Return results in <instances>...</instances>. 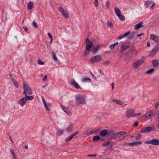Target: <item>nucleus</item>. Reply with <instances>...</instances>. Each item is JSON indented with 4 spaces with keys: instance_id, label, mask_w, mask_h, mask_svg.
Here are the masks:
<instances>
[{
    "instance_id": "nucleus-1",
    "label": "nucleus",
    "mask_w": 159,
    "mask_h": 159,
    "mask_svg": "<svg viewBox=\"0 0 159 159\" xmlns=\"http://www.w3.org/2000/svg\"><path fill=\"white\" fill-rule=\"evenodd\" d=\"M86 49L83 52V54L84 56H86L88 55L89 53V51H91V48L93 46V43L90 40L87 38L86 39Z\"/></svg>"
},
{
    "instance_id": "nucleus-2",
    "label": "nucleus",
    "mask_w": 159,
    "mask_h": 159,
    "mask_svg": "<svg viewBox=\"0 0 159 159\" xmlns=\"http://www.w3.org/2000/svg\"><path fill=\"white\" fill-rule=\"evenodd\" d=\"M127 136V133L125 132L120 131L118 133H116L113 136V139L120 141L123 140L124 138Z\"/></svg>"
},
{
    "instance_id": "nucleus-3",
    "label": "nucleus",
    "mask_w": 159,
    "mask_h": 159,
    "mask_svg": "<svg viewBox=\"0 0 159 159\" xmlns=\"http://www.w3.org/2000/svg\"><path fill=\"white\" fill-rule=\"evenodd\" d=\"M23 89L24 91L23 93V94L25 95H30L33 93L32 89L29 87L26 82H24L23 85Z\"/></svg>"
},
{
    "instance_id": "nucleus-4",
    "label": "nucleus",
    "mask_w": 159,
    "mask_h": 159,
    "mask_svg": "<svg viewBox=\"0 0 159 159\" xmlns=\"http://www.w3.org/2000/svg\"><path fill=\"white\" fill-rule=\"evenodd\" d=\"M76 102L78 104L83 105L85 103L86 100L81 94H78L75 96Z\"/></svg>"
},
{
    "instance_id": "nucleus-5",
    "label": "nucleus",
    "mask_w": 159,
    "mask_h": 159,
    "mask_svg": "<svg viewBox=\"0 0 159 159\" xmlns=\"http://www.w3.org/2000/svg\"><path fill=\"white\" fill-rule=\"evenodd\" d=\"M145 144H151L154 146H157L159 145V139L153 138L151 139L146 141L145 142Z\"/></svg>"
},
{
    "instance_id": "nucleus-6",
    "label": "nucleus",
    "mask_w": 159,
    "mask_h": 159,
    "mask_svg": "<svg viewBox=\"0 0 159 159\" xmlns=\"http://www.w3.org/2000/svg\"><path fill=\"white\" fill-rule=\"evenodd\" d=\"M102 59V57L100 55H97L92 57L91 58L90 62L92 63H98Z\"/></svg>"
},
{
    "instance_id": "nucleus-7",
    "label": "nucleus",
    "mask_w": 159,
    "mask_h": 159,
    "mask_svg": "<svg viewBox=\"0 0 159 159\" xmlns=\"http://www.w3.org/2000/svg\"><path fill=\"white\" fill-rule=\"evenodd\" d=\"M154 128H152L151 127H147L145 128H143L141 129V132L143 133H147L151 131H155Z\"/></svg>"
},
{
    "instance_id": "nucleus-8",
    "label": "nucleus",
    "mask_w": 159,
    "mask_h": 159,
    "mask_svg": "<svg viewBox=\"0 0 159 159\" xmlns=\"http://www.w3.org/2000/svg\"><path fill=\"white\" fill-rule=\"evenodd\" d=\"M70 84L73 86L76 89H81V88L79 84L76 82L73 79H70Z\"/></svg>"
},
{
    "instance_id": "nucleus-9",
    "label": "nucleus",
    "mask_w": 159,
    "mask_h": 159,
    "mask_svg": "<svg viewBox=\"0 0 159 159\" xmlns=\"http://www.w3.org/2000/svg\"><path fill=\"white\" fill-rule=\"evenodd\" d=\"M153 115V112L151 111H148L142 117H144L149 120L151 119Z\"/></svg>"
},
{
    "instance_id": "nucleus-10",
    "label": "nucleus",
    "mask_w": 159,
    "mask_h": 159,
    "mask_svg": "<svg viewBox=\"0 0 159 159\" xmlns=\"http://www.w3.org/2000/svg\"><path fill=\"white\" fill-rule=\"evenodd\" d=\"M58 10L60 12L63 16L66 18H68L69 17V15L66 12V11L64 8L61 7H59Z\"/></svg>"
},
{
    "instance_id": "nucleus-11",
    "label": "nucleus",
    "mask_w": 159,
    "mask_h": 159,
    "mask_svg": "<svg viewBox=\"0 0 159 159\" xmlns=\"http://www.w3.org/2000/svg\"><path fill=\"white\" fill-rule=\"evenodd\" d=\"M126 117L127 118L134 116V109H131L128 110L126 112Z\"/></svg>"
},
{
    "instance_id": "nucleus-12",
    "label": "nucleus",
    "mask_w": 159,
    "mask_h": 159,
    "mask_svg": "<svg viewBox=\"0 0 159 159\" xmlns=\"http://www.w3.org/2000/svg\"><path fill=\"white\" fill-rule=\"evenodd\" d=\"M144 62V60H141L137 61L136 62L134 63L133 66V68L137 69L138 66L142 65Z\"/></svg>"
},
{
    "instance_id": "nucleus-13",
    "label": "nucleus",
    "mask_w": 159,
    "mask_h": 159,
    "mask_svg": "<svg viewBox=\"0 0 159 159\" xmlns=\"http://www.w3.org/2000/svg\"><path fill=\"white\" fill-rule=\"evenodd\" d=\"M113 143L111 142V141L105 142L104 143L103 145L105 146L108 149L111 148L113 145Z\"/></svg>"
},
{
    "instance_id": "nucleus-14",
    "label": "nucleus",
    "mask_w": 159,
    "mask_h": 159,
    "mask_svg": "<svg viewBox=\"0 0 159 159\" xmlns=\"http://www.w3.org/2000/svg\"><path fill=\"white\" fill-rule=\"evenodd\" d=\"M145 4L146 5V7L152 8L154 6L155 3L152 1H148L146 2Z\"/></svg>"
},
{
    "instance_id": "nucleus-15",
    "label": "nucleus",
    "mask_w": 159,
    "mask_h": 159,
    "mask_svg": "<svg viewBox=\"0 0 159 159\" xmlns=\"http://www.w3.org/2000/svg\"><path fill=\"white\" fill-rule=\"evenodd\" d=\"M150 38L157 43H159V36H158L152 34L150 35Z\"/></svg>"
},
{
    "instance_id": "nucleus-16",
    "label": "nucleus",
    "mask_w": 159,
    "mask_h": 159,
    "mask_svg": "<svg viewBox=\"0 0 159 159\" xmlns=\"http://www.w3.org/2000/svg\"><path fill=\"white\" fill-rule=\"evenodd\" d=\"M26 102V101L24 97L21 99L19 100L18 102V103L22 107L25 104Z\"/></svg>"
},
{
    "instance_id": "nucleus-17",
    "label": "nucleus",
    "mask_w": 159,
    "mask_h": 159,
    "mask_svg": "<svg viewBox=\"0 0 159 159\" xmlns=\"http://www.w3.org/2000/svg\"><path fill=\"white\" fill-rule=\"evenodd\" d=\"M143 23L142 21L140 22L138 24L134 25V29L135 30H138L142 27H144V26H142Z\"/></svg>"
},
{
    "instance_id": "nucleus-18",
    "label": "nucleus",
    "mask_w": 159,
    "mask_h": 159,
    "mask_svg": "<svg viewBox=\"0 0 159 159\" xmlns=\"http://www.w3.org/2000/svg\"><path fill=\"white\" fill-rule=\"evenodd\" d=\"M130 47V45H122L121 47L120 52L121 53L124 52L126 50Z\"/></svg>"
},
{
    "instance_id": "nucleus-19",
    "label": "nucleus",
    "mask_w": 159,
    "mask_h": 159,
    "mask_svg": "<svg viewBox=\"0 0 159 159\" xmlns=\"http://www.w3.org/2000/svg\"><path fill=\"white\" fill-rule=\"evenodd\" d=\"M52 58L53 60L57 62V63L59 65L61 64V62L59 61H58L57 57H56V55L54 52L52 51Z\"/></svg>"
},
{
    "instance_id": "nucleus-20",
    "label": "nucleus",
    "mask_w": 159,
    "mask_h": 159,
    "mask_svg": "<svg viewBox=\"0 0 159 159\" xmlns=\"http://www.w3.org/2000/svg\"><path fill=\"white\" fill-rule=\"evenodd\" d=\"M61 107L64 111L69 116L71 115V112L69 110L68 108L65 107L64 106L62 105L61 106Z\"/></svg>"
},
{
    "instance_id": "nucleus-21",
    "label": "nucleus",
    "mask_w": 159,
    "mask_h": 159,
    "mask_svg": "<svg viewBox=\"0 0 159 159\" xmlns=\"http://www.w3.org/2000/svg\"><path fill=\"white\" fill-rule=\"evenodd\" d=\"M100 47V45H97L93 48V55H95L97 53Z\"/></svg>"
},
{
    "instance_id": "nucleus-22",
    "label": "nucleus",
    "mask_w": 159,
    "mask_h": 159,
    "mask_svg": "<svg viewBox=\"0 0 159 159\" xmlns=\"http://www.w3.org/2000/svg\"><path fill=\"white\" fill-rule=\"evenodd\" d=\"M114 131L112 130H107V135L111 136V138L113 139V136L115 134Z\"/></svg>"
},
{
    "instance_id": "nucleus-23",
    "label": "nucleus",
    "mask_w": 159,
    "mask_h": 159,
    "mask_svg": "<svg viewBox=\"0 0 159 159\" xmlns=\"http://www.w3.org/2000/svg\"><path fill=\"white\" fill-rule=\"evenodd\" d=\"M100 135L104 136L106 135H107V130L106 129L102 130L100 133Z\"/></svg>"
},
{
    "instance_id": "nucleus-24",
    "label": "nucleus",
    "mask_w": 159,
    "mask_h": 159,
    "mask_svg": "<svg viewBox=\"0 0 159 159\" xmlns=\"http://www.w3.org/2000/svg\"><path fill=\"white\" fill-rule=\"evenodd\" d=\"M142 143V142L140 141H136L130 143V146H133L138 145H140Z\"/></svg>"
},
{
    "instance_id": "nucleus-25",
    "label": "nucleus",
    "mask_w": 159,
    "mask_h": 159,
    "mask_svg": "<svg viewBox=\"0 0 159 159\" xmlns=\"http://www.w3.org/2000/svg\"><path fill=\"white\" fill-rule=\"evenodd\" d=\"M34 6V4L33 2H28L27 4V7L28 10H30L32 9Z\"/></svg>"
},
{
    "instance_id": "nucleus-26",
    "label": "nucleus",
    "mask_w": 159,
    "mask_h": 159,
    "mask_svg": "<svg viewBox=\"0 0 159 159\" xmlns=\"http://www.w3.org/2000/svg\"><path fill=\"white\" fill-rule=\"evenodd\" d=\"M130 31H129L128 32L125 33L124 35L120 36L118 37L117 38V39H122L123 38L127 36L128 35L130 34Z\"/></svg>"
},
{
    "instance_id": "nucleus-27",
    "label": "nucleus",
    "mask_w": 159,
    "mask_h": 159,
    "mask_svg": "<svg viewBox=\"0 0 159 159\" xmlns=\"http://www.w3.org/2000/svg\"><path fill=\"white\" fill-rule=\"evenodd\" d=\"M115 11L117 16L121 14L120 11L118 7H116L115 8Z\"/></svg>"
},
{
    "instance_id": "nucleus-28",
    "label": "nucleus",
    "mask_w": 159,
    "mask_h": 159,
    "mask_svg": "<svg viewBox=\"0 0 159 159\" xmlns=\"http://www.w3.org/2000/svg\"><path fill=\"white\" fill-rule=\"evenodd\" d=\"M64 132V129L57 130L56 132V134L57 135L60 136L63 134Z\"/></svg>"
},
{
    "instance_id": "nucleus-29",
    "label": "nucleus",
    "mask_w": 159,
    "mask_h": 159,
    "mask_svg": "<svg viewBox=\"0 0 159 159\" xmlns=\"http://www.w3.org/2000/svg\"><path fill=\"white\" fill-rule=\"evenodd\" d=\"M27 95H25V96L24 97V98H25V99L26 100V101L27 102V100H31L33 99L34 98V97L33 96H29Z\"/></svg>"
},
{
    "instance_id": "nucleus-30",
    "label": "nucleus",
    "mask_w": 159,
    "mask_h": 159,
    "mask_svg": "<svg viewBox=\"0 0 159 159\" xmlns=\"http://www.w3.org/2000/svg\"><path fill=\"white\" fill-rule=\"evenodd\" d=\"M73 125L72 124H70L68 127L66 129V131L68 132L71 131L73 129Z\"/></svg>"
},
{
    "instance_id": "nucleus-31",
    "label": "nucleus",
    "mask_w": 159,
    "mask_h": 159,
    "mask_svg": "<svg viewBox=\"0 0 159 159\" xmlns=\"http://www.w3.org/2000/svg\"><path fill=\"white\" fill-rule=\"evenodd\" d=\"M112 102H115V103L119 105H122L123 104L122 102L120 100H118L116 99H114L112 100Z\"/></svg>"
},
{
    "instance_id": "nucleus-32",
    "label": "nucleus",
    "mask_w": 159,
    "mask_h": 159,
    "mask_svg": "<svg viewBox=\"0 0 159 159\" xmlns=\"http://www.w3.org/2000/svg\"><path fill=\"white\" fill-rule=\"evenodd\" d=\"M152 63L153 66L154 67L157 66L159 64L158 61L157 60H153L152 61Z\"/></svg>"
},
{
    "instance_id": "nucleus-33",
    "label": "nucleus",
    "mask_w": 159,
    "mask_h": 159,
    "mask_svg": "<svg viewBox=\"0 0 159 159\" xmlns=\"http://www.w3.org/2000/svg\"><path fill=\"white\" fill-rule=\"evenodd\" d=\"M118 42H117L113 44H111L109 46V48L111 50H113L114 49L115 47L118 45Z\"/></svg>"
},
{
    "instance_id": "nucleus-34",
    "label": "nucleus",
    "mask_w": 159,
    "mask_h": 159,
    "mask_svg": "<svg viewBox=\"0 0 159 159\" xmlns=\"http://www.w3.org/2000/svg\"><path fill=\"white\" fill-rule=\"evenodd\" d=\"M157 52L153 49L149 53V55L151 56H153L157 53Z\"/></svg>"
},
{
    "instance_id": "nucleus-35",
    "label": "nucleus",
    "mask_w": 159,
    "mask_h": 159,
    "mask_svg": "<svg viewBox=\"0 0 159 159\" xmlns=\"http://www.w3.org/2000/svg\"><path fill=\"white\" fill-rule=\"evenodd\" d=\"M91 79L90 78L88 77H84L82 80V81L83 82H90Z\"/></svg>"
},
{
    "instance_id": "nucleus-36",
    "label": "nucleus",
    "mask_w": 159,
    "mask_h": 159,
    "mask_svg": "<svg viewBox=\"0 0 159 159\" xmlns=\"http://www.w3.org/2000/svg\"><path fill=\"white\" fill-rule=\"evenodd\" d=\"M12 81L14 85L16 88H18L19 87V85L17 81L15 80L14 79H12Z\"/></svg>"
},
{
    "instance_id": "nucleus-37",
    "label": "nucleus",
    "mask_w": 159,
    "mask_h": 159,
    "mask_svg": "<svg viewBox=\"0 0 159 159\" xmlns=\"http://www.w3.org/2000/svg\"><path fill=\"white\" fill-rule=\"evenodd\" d=\"M117 16L122 21H124L125 20L124 16L121 14Z\"/></svg>"
},
{
    "instance_id": "nucleus-38",
    "label": "nucleus",
    "mask_w": 159,
    "mask_h": 159,
    "mask_svg": "<svg viewBox=\"0 0 159 159\" xmlns=\"http://www.w3.org/2000/svg\"><path fill=\"white\" fill-rule=\"evenodd\" d=\"M155 71V70L153 68L150 69V70H148L146 72V74H152L153 72Z\"/></svg>"
},
{
    "instance_id": "nucleus-39",
    "label": "nucleus",
    "mask_w": 159,
    "mask_h": 159,
    "mask_svg": "<svg viewBox=\"0 0 159 159\" xmlns=\"http://www.w3.org/2000/svg\"><path fill=\"white\" fill-rule=\"evenodd\" d=\"M10 152L11 154L12 155V157L14 158V159H16V157L15 155V153L13 149H11L10 150Z\"/></svg>"
},
{
    "instance_id": "nucleus-40",
    "label": "nucleus",
    "mask_w": 159,
    "mask_h": 159,
    "mask_svg": "<svg viewBox=\"0 0 159 159\" xmlns=\"http://www.w3.org/2000/svg\"><path fill=\"white\" fill-rule=\"evenodd\" d=\"M110 61L108 60L104 61L102 64V65H108L110 63Z\"/></svg>"
},
{
    "instance_id": "nucleus-41",
    "label": "nucleus",
    "mask_w": 159,
    "mask_h": 159,
    "mask_svg": "<svg viewBox=\"0 0 159 159\" xmlns=\"http://www.w3.org/2000/svg\"><path fill=\"white\" fill-rule=\"evenodd\" d=\"M153 49L157 52L159 51V45L157 44L156 45Z\"/></svg>"
},
{
    "instance_id": "nucleus-42",
    "label": "nucleus",
    "mask_w": 159,
    "mask_h": 159,
    "mask_svg": "<svg viewBox=\"0 0 159 159\" xmlns=\"http://www.w3.org/2000/svg\"><path fill=\"white\" fill-rule=\"evenodd\" d=\"M73 138L72 137V136L70 135L69 137L66 138V139L65 141L66 142H68L71 139Z\"/></svg>"
},
{
    "instance_id": "nucleus-43",
    "label": "nucleus",
    "mask_w": 159,
    "mask_h": 159,
    "mask_svg": "<svg viewBox=\"0 0 159 159\" xmlns=\"http://www.w3.org/2000/svg\"><path fill=\"white\" fill-rule=\"evenodd\" d=\"M100 139V137L99 136H95L93 138V140L95 141L98 140Z\"/></svg>"
},
{
    "instance_id": "nucleus-44",
    "label": "nucleus",
    "mask_w": 159,
    "mask_h": 159,
    "mask_svg": "<svg viewBox=\"0 0 159 159\" xmlns=\"http://www.w3.org/2000/svg\"><path fill=\"white\" fill-rule=\"evenodd\" d=\"M107 25L108 26L112 28L113 27V24L110 21H108L107 22Z\"/></svg>"
},
{
    "instance_id": "nucleus-45",
    "label": "nucleus",
    "mask_w": 159,
    "mask_h": 159,
    "mask_svg": "<svg viewBox=\"0 0 159 159\" xmlns=\"http://www.w3.org/2000/svg\"><path fill=\"white\" fill-rule=\"evenodd\" d=\"M136 48L135 47H131L130 49V52H133L136 51Z\"/></svg>"
},
{
    "instance_id": "nucleus-46",
    "label": "nucleus",
    "mask_w": 159,
    "mask_h": 159,
    "mask_svg": "<svg viewBox=\"0 0 159 159\" xmlns=\"http://www.w3.org/2000/svg\"><path fill=\"white\" fill-rule=\"evenodd\" d=\"M38 64L39 65H43L44 64V62L40 60L39 59L37 61Z\"/></svg>"
},
{
    "instance_id": "nucleus-47",
    "label": "nucleus",
    "mask_w": 159,
    "mask_h": 159,
    "mask_svg": "<svg viewBox=\"0 0 159 159\" xmlns=\"http://www.w3.org/2000/svg\"><path fill=\"white\" fill-rule=\"evenodd\" d=\"M79 131H75L74 133H73L71 135V136H72V137L73 138V137L75 136V135H77L78 133H79Z\"/></svg>"
},
{
    "instance_id": "nucleus-48",
    "label": "nucleus",
    "mask_w": 159,
    "mask_h": 159,
    "mask_svg": "<svg viewBox=\"0 0 159 159\" xmlns=\"http://www.w3.org/2000/svg\"><path fill=\"white\" fill-rule=\"evenodd\" d=\"M135 34V32H133L132 34V35L129 36L128 37V38L129 39H132L134 37V34Z\"/></svg>"
},
{
    "instance_id": "nucleus-49",
    "label": "nucleus",
    "mask_w": 159,
    "mask_h": 159,
    "mask_svg": "<svg viewBox=\"0 0 159 159\" xmlns=\"http://www.w3.org/2000/svg\"><path fill=\"white\" fill-rule=\"evenodd\" d=\"M110 2L109 0H108L107 1L106 3V7L107 8H108L109 6H110Z\"/></svg>"
},
{
    "instance_id": "nucleus-50",
    "label": "nucleus",
    "mask_w": 159,
    "mask_h": 159,
    "mask_svg": "<svg viewBox=\"0 0 159 159\" xmlns=\"http://www.w3.org/2000/svg\"><path fill=\"white\" fill-rule=\"evenodd\" d=\"M156 116L157 117V121H159V111H157L156 112Z\"/></svg>"
},
{
    "instance_id": "nucleus-51",
    "label": "nucleus",
    "mask_w": 159,
    "mask_h": 159,
    "mask_svg": "<svg viewBox=\"0 0 159 159\" xmlns=\"http://www.w3.org/2000/svg\"><path fill=\"white\" fill-rule=\"evenodd\" d=\"M141 138V135L140 134H139L137 135L136 137V140H139Z\"/></svg>"
},
{
    "instance_id": "nucleus-52",
    "label": "nucleus",
    "mask_w": 159,
    "mask_h": 159,
    "mask_svg": "<svg viewBox=\"0 0 159 159\" xmlns=\"http://www.w3.org/2000/svg\"><path fill=\"white\" fill-rule=\"evenodd\" d=\"M98 0H95L94 1L95 6L96 7H97L98 6Z\"/></svg>"
},
{
    "instance_id": "nucleus-53",
    "label": "nucleus",
    "mask_w": 159,
    "mask_h": 159,
    "mask_svg": "<svg viewBox=\"0 0 159 159\" xmlns=\"http://www.w3.org/2000/svg\"><path fill=\"white\" fill-rule=\"evenodd\" d=\"M123 146H130V143H125L123 144Z\"/></svg>"
},
{
    "instance_id": "nucleus-54",
    "label": "nucleus",
    "mask_w": 159,
    "mask_h": 159,
    "mask_svg": "<svg viewBox=\"0 0 159 159\" xmlns=\"http://www.w3.org/2000/svg\"><path fill=\"white\" fill-rule=\"evenodd\" d=\"M33 25L35 28H37L38 27L36 23L34 21L33 22Z\"/></svg>"
},
{
    "instance_id": "nucleus-55",
    "label": "nucleus",
    "mask_w": 159,
    "mask_h": 159,
    "mask_svg": "<svg viewBox=\"0 0 159 159\" xmlns=\"http://www.w3.org/2000/svg\"><path fill=\"white\" fill-rule=\"evenodd\" d=\"M142 115V114L140 112L138 113L135 114L134 113V116H137V117H139L140 116H141Z\"/></svg>"
},
{
    "instance_id": "nucleus-56",
    "label": "nucleus",
    "mask_w": 159,
    "mask_h": 159,
    "mask_svg": "<svg viewBox=\"0 0 159 159\" xmlns=\"http://www.w3.org/2000/svg\"><path fill=\"white\" fill-rule=\"evenodd\" d=\"M44 106L46 109L48 111H50V109L48 108V106L47 104H46V105H44Z\"/></svg>"
},
{
    "instance_id": "nucleus-57",
    "label": "nucleus",
    "mask_w": 159,
    "mask_h": 159,
    "mask_svg": "<svg viewBox=\"0 0 159 159\" xmlns=\"http://www.w3.org/2000/svg\"><path fill=\"white\" fill-rule=\"evenodd\" d=\"M42 101H43V102L44 104V105H46V104H47L46 103V102L45 100V99H44V98L42 97Z\"/></svg>"
},
{
    "instance_id": "nucleus-58",
    "label": "nucleus",
    "mask_w": 159,
    "mask_h": 159,
    "mask_svg": "<svg viewBox=\"0 0 159 159\" xmlns=\"http://www.w3.org/2000/svg\"><path fill=\"white\" fill-rule=\"evenodd\" d=\"M90 74L91 75H92V77L94 79H95L96 80H97V78H96V77L92 73V72H90Z\"/></svg>"
},
{
    "instance_id": "nucleus-59",
    "label": "nucleus",
    "mask_w": 159,
    "mask_h": 159,
    "mask_svg": "<svg viewBox=\"0 0 159 159\" xmlns=\"http://www.w3.org/2000/svg\"><path fill=\"white\" fill-rule=\"evenodd\" d=\"M97 156V154H93V155H91V154H89L88 155V156L89 157H95Z\"/></svg>"
},
{
    "instance_id": "nucleus-60",
    "label": "nucleus",
    "mask_w": 159,
    "mask_h": 159,
    "mask_svg": "<svg viewBox=\"0 0 159 159\" xmlns=\"http://www.w3.org/2000/svg\"><path fill=\"white\" fill-rule=\"evenodd\" d=\"M23 28L25 31H27V30H28V29L26 26L23 27Z\"/></svg>"
},
{
    "instance_id": "nucleus-61",
    "label": "nucleus",
    "mask_w": 159,
    "mask_h": 159,
    "mask_svg": "<svg viewBox=\"0 0 159 159\" xmlns=\"http://www.w3.org/2000/svg\"><path fill=\"white\" fill-rule=\"evenodd\" d=\"M48 37H49L50 38H51L52 37V34L50 33H48Z\"/></svg>"
},
{
    "instance_id": "nucleus-62",
    "label": "nucleus",
    "mask_w": 159,
    "mask_h": 159,
    "mask_svg": "<svg viewBox=\"0 0 159 159\" xmlns=\"http://www.w3.org/2000/svg\"><path fill=\"white\" fill-rule=\"evenodd\" d=\"M100 131V129H98L95 130L94 132H95V134H96V133H98Z\"/></svg>"
},
{
    "instance_id": "nucleus-63",
    "label": "nucleus",
    "mask_w": 159,
    "mask_h": 159,
    "mask_svg": "<svg viewBox=\"0 0 159 159\" xmlns=\"http://www.w3.org/2000/svg\"><path fill=\"white\" fill-rule=\"evenodd\" d=\"M144 35V34L143 33H141V34H138V35H137V36L138 37H139L141 36H142V35Z\"/></svg>"
},
{
    "instance_id": "nucleus-64",
    "label": "nucleus",
    "mask_w": 159,
    "mask_h": 159,
    "mask_svg": "<svg viewBox=\"0 0 159 159\" xmlns=\"http://www.w3.org/2000/svg\"><path fill=\"white\" fill-rule=\"evenodd\" d=\"M99 71L103 75H105L104 74L103 72L101 70H99Z\"/></svg>"
}]
</instances>
